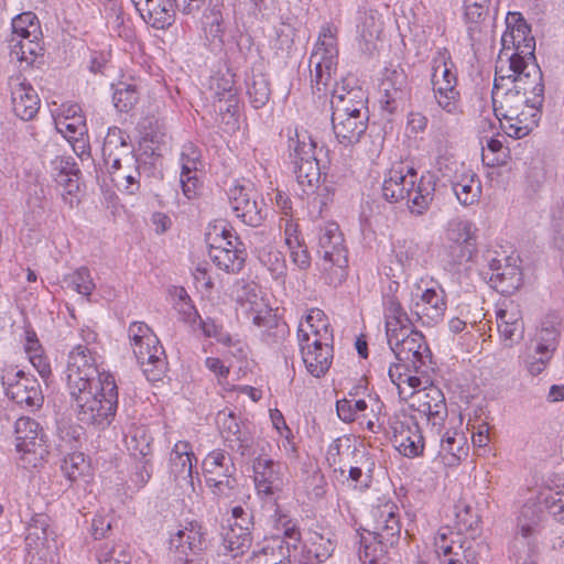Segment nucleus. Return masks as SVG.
<instances>
[{"instance_id": "nucleus-52", "label": "nucleus", "mask_w": 564, "mask_h": 564, "mask_svg": "<svg viewBox=\"0 0 564 564\" xmlns=\"http://www.w3.org/2000/svg\"><path fill=\"white\" fill-rule=\"evenodd\" d=\"M259 261L268 269L274 279H280L286 270L285 259L281 251L273 246H265L259 251Z\"/></svg>"}, {"instance_id": "nucleus-7", "label": "nucleus", "mask_w": 564, "mask_h": 564, "mask_svg": "<svg viewBox=\"0 0 564 564\" xmlns=\"http://www.w3.org/2000/svg\"><path fill=\"white\" fill-rule=\"evenodd\" d=\"M372 517V531L373 539L378 545L364 544L359 549V557L364 562L368 561L375 564L378 560L377 552H384V547L392 546L399 539L401 532V524L399 519V508L392 501H386L378 505L371 510Z\"/></svg>"}, {"instance_id": "nucleus-24", "label": "nucleus", "mask_w": 564, "mask_h": 564, "mask_svg": "<svg viewBox=\"0 0 564 564\" xmlns=\"http://www.w3.org/2000/svg\"><path fill=\"white\" fill-rule=\"evenodd\" d=\"M205 546V534L197 522H191L188 527L178 530L170 539L171 551L178 561L184 563L188 562L191 554L199 553Z\"/></svg>"}, {"instance_id": "nucleus-14", "label": "nucleus", "mask_w": 564, "mask_h": 564, "mask_svg": "<svg viewBox=\"0 0 564 564\" xmlns=\"http://www.w3.org/2000/svg\"><path fill=\"white\" fill-rule=\"evenodd\" d=\"M14 434L20 459L25 465L35 467L47 453L43 429L35 420L22 416L15 421Z\"/></svg>"}, {"instance_id": "nucleus-40", "label": "nucleus", "mask_w": 564, "mask_h": 564, "mask_svg": "<svg viewBox=\"0 0 564 564\" xmlns=\"http://www.w3.org/2000/svg\"><path fill=\"white\" fill-rule=\"evenodd\" d=\"M557 333L554 328H543L541 330V340L535 348V355L528 361V370L531 375H540L552 357L555 349Z\"/></svg>"}, {"instance_id": "nucleus-25", "label": "nucleus", "mask_w": 564, "mask_h": 564, "mask_svg": "<svg viewBox=\"0 0 564 564\" xmlns=\"http://www.w3.org/2000/svg\"><path fill=\"white\" fill-rule=\"evenodd\" d=\"M413 406L434 425H442L447 417V406L443 392L435 386L417 390Z\"/></svg>"}, {"instance_id": "nucleus-58", "label": "nucleus", "mask_w": 564, "mask_h": 564, "mask_svg": "<svg viewBox=\"0 0 564 564\" xmlns=\"http://www.w3.org/2000/svg\"><path fill=\"white\" fill-rule=\"evenodd\" d=\"M540 521L541 516L536 506L531 503L524 505L518 519V528L522 536L528 538L534 534Z\"/></svg>"}, {"instance_id": "nucleus-35", "label": "nucleus", "mask_w": 564, "mask_h": 564, "mask_svg": "<svg viewBox=\"0 0 564 564\" xmlns=\"http://www.w3.org/2000/svg\"><path fill=\"white\" fill-rule=\"evenodd\" d=\"M209 91L214 102H218V110L234 112L237 108V90L235 88L234 75L216 74L209 79Z\"/></svg>"}, {"instance_id": "nucleus-48", "label": "nucleus", "mask_w": 564, "mask_h": 564, "mask_svg": "<svg viewBox=\"0 0 564 564\" xmlns=\"http://www.w3.org/2000/svg\"><path fill=\"white\" fill-rule=\"evenodd\" d=\"M217 473H236L231 457L224 449H214L203 460L204 477H212Z\"/></svg>"}, {"instance_id": "nucleus-63", "label": "nucleus", "mask_w": 564, "mask_h": 564, "mask_svg": "<svg viewBox=\"0 0 564 564\" xmlns=\"http://www.w3.org/2000/svg\"><path fill=\"white\" fill-rule=\"evenodd\" d=\"M177 297L178 299L175 303V308L182 316V319L188 324H195L200 318V316L198 315V312L193 305L192 300L183 288L180 289Z\"/></svg>"}, {"instance_id": "nucleus-51", "label": "nucleus", "mask_w": 564, "mask_h": 564, "mask_svg": "<svg viewBox=\"0 0 564 564\" xmlns=\"http://www.w3.org/2000/svg\"><path fill=\"white\" fill-rule=\"evenodd\" d=\"M10 50L11 56L30 65L40 55L42 46L40 39L26 37L10 42Z\"/></svg>"}, {"instance_id": "nucleus-54", "label": "nucleus", "mask_w": 564, "mask_h": 564, "mask_svg": "<svg viewBox=\"0 0 564 564\" xmlns=\"http://www.w3.org/2000/svg\"><path fill=\"white\" fill-rule=\"evenodd\" d=\"M247 94L253 108L263 107L270 98L269 82L263 75H253L247 80Z\"/></svg>"}, {"instance_id": "nucleus-5", "label": "nucleus", "mask_w": 564, "mask_h": 564, "mask_svg": "<svg viewBox=\"0 0 564 564\" xmlns=\"http://www.w3.org/2000/svg\"><path fill=\"white\" fill-rule=\"evenodd\" d=\"M133 354L150 381L160 380L166 369V356L155 333L143 322H133L128 329Z\"/></svg>"}, {"instance_id": "nucleus-18", "label": "nucleus", "mask_w": 564, "mask_h": 564, "mask_svg": "<svg viewBox=\"0 0 564 564\" xmlns=\"http://www.w3.org/2000/svg\"><path fill=\"white\" fill-rule=\"evenodd\" d=\"M513 74L510 75L511 85L529 96L532 105L542 107L544 101L543 74L535 57L522 62H512Z\"/></svg>"}, {"instance_id": "nucleus-41", "label": "nucleus", "mask_w": 564, "mask_h": 564, "mask_svg": "<svg viewBox=\"0 0 564 564\" xmlns=\"http://www.w3.org/2000/svg\"><path fill=\"white\" fill-rule=\"evenodd\" d=\"M489 282L494 289L502 294H510L518 290L522 283V274L516 260L512 258L496 273H491Z\"/></svg>"}, {"instance_id": "nucleus-31", "label": "nucleus", "mask_w": 564, "mask_h": 564, "mask_svg": "<svg viewBox=\"0 0 564 564\" xmlns=\"http://www.w3.org/2000/svg\"><path fill=\"white\" fill-rule=\"evenodd\" d=\"M541 116V107L532 105L527 107L524 111L511 115L512 118H498L500 127L508 137L513 139H522L531 133L538 126Z\"/></svg>"}, {"instance_id": "nucleus-6", "label": "nucleus", "mask_w": 564, "mask_h": 564, "mask_svg": "<svg viewBox=\"0 0 564 564\" xmlns=\"http://www.w3.org/2000/svg\"><path fill=\"white\" fill-rule=\"evenodd\" d=\"M337 32L333 24H324L311 54V84L316 91H326L332 85L338 61Z\"/></svg>"}, {"instance_id": "nucleus-9", "label": "nucleus", "mask_w": 564, "mask_h": 564, "mask_svg": "<svg viewBox=\"0 0 564 564\" xmlns=\"http://www.w3.org/2000/svg\"><path fill=\"white\" fill-rule=\"evenodd\" d=\"M431 83L438 106L451 115L460 112L456 68L447 48L438 50L432 59Z\"/></svg>"}, {"instance_id": "nucleus-39", "label": "nucleus", "mask_w": 564, "mask_h": 564, "mask_svg": "<svg viewBox=\"0 0 564 564\" xmlns=\"http://www.w3.org/2000/svg\"><path fill=\"white\" fill-rule=\"evenodd\" d=\"M209 257L217 268L227 273H238L245 265L247 252L243 247L209 249Z\"/></svg>"}, {"instance_id": "nucleus-17", "label": "nucleus", "mask_w": 564, "mask_h": 564, "mask_svg": "<svg viewBox=\"0 0 564 564\" xmlns=\"http://www.w3.org/2000/svg\"><path fill=\"white\" fill-rule=\"evenodd\" d=\"M529 34L530 28L522 19H519L512 28L507 20V30L501 36L502 47L496 62H499L501 57L509 59V63L534 58L535 41Z\"/></svg>"}, {"instance_id": "nucleus-22", "label": "nucleus", "mask_w": 564, "mask_h": 564, "mask_svg": "<svg viewBox=\"0 0 564 564\" xmlns=\"http://www.w3.org/2000/svg\"><path fill=\"white\" fill-rule=\"evenodd\" d=\"M216 423L228 447L241 456L251 454L253 438L248 431L241 430L239 420L232 411H219Z\"/></svg>"}, {"instance_id": "nucleus-43", "label": "nucleus", "mask_w": 564, "mask_h": 564, "mask_svg": "<svg viewBox=\"0 0 564 564\" xmlns=\"http://www.w3.org/2000/svg\"><path fill=\"white\" fill-rule=\"evenodd\" d=\"M445 239L446 242H463L477 246L478 228L469 219L454 218L447 224Z\"/></svg>"}, {"instance_id": "nucleus-64", "label": "nucleus", "mask_w": 564, "mask_h": 564, "mask_svg": "<svg viewBox=\"0 0 564 564\" xmlns=\"http://www.w3.org/2000/svg\"><path fill=\"white\" fill-rule=\"evenodd\" d=\"M541 505L552 514L558 522L564 524V492L549 491L542 495Z\"/></svg>"}, {"instance_id": "nucleus-29", "label": "nucleus", "mask_w": 564, "mask_h": 564, "mask_svg": "<svg viewBox=\"0 0 564 564\" xmlns=\"http://www.w3.org/2000/svg\"><path fill=\"white\" fill-rule=\"evenodd\" d=\"M128 135L118 127L108 129L102 144V158L105 165L108 167L120 166V163L134 159L132 145L127 141Z\"/></svg>"}, {"instance_id": "nucleus-4", "label": "nucleus", "mask_w": 564, "mask_h": 564, "mask_svg": "<svg viewBox=\"0 0 564 564\" xmlns=\"http://www.w3.org/2000/svg\"><path fill=\"white\" fill-rule=\"evenodd\" d=\"M90 339H96V334L88 333L86 345H77L68 354L66 367V386L68 393L83 391L86 388H96L111 373L100 369V356L91 347Z\"/></svg>"}, {"instance_id": "nucleus-8", "label": "nucleus", "mask_w": 564, "mask_h": 564, "mask_svg": "<svg viewBox=\"0 0 564 564\" xmlns=\"http://www.w3.org/2000/svg\"><path fill=\"white\" fill-rule=\"evenodd\" d=\"M318 252L323 257V271L329 285L340 284L347 276V249L339 226L327 223L318 234Z\"/></svg>"}, {"instance_id": "nucleus-28", "label": "nucleus", "mask_w": 564, "mask_h": 564, "mask_svg": "<svg viewBox=\"0 0 564 564\" xmlns=\"http://www.w3.org/2000/svg\"><path fill=\"white\" fill-rule=\"evenodd\" d=\"M11 101L14 113L22 120H31L40 109V98L34 88L19 77L11 78Z\"/></svg>"}, {"instance_id": "nucleus-11", "label": "nucleus", "mask_w": 564, "mask_h": 564, "mask_svg": "<svg viewBox=\"0 0 564 564\" xmlns=\"http://www.w3.org/2000/svg\"><path fill=\"white\" fill-rule=\"evenodd\" d=\"M512 67V62L509 63L505 57L496 62L492 104L497 118H512L511 115L516 116V112L524 111L527 107L532 106L530 97L511 85L510 75L514 72Z\"/></svg>"}, {"instance_id": "nucleus-37", "label": "nucleus", "mask_w": 564, "mask_h": 564, "mask_svg": "<svg viewBox=\"0 0 564 564\" xmlns=\"http://www.w3.org/2000/svg\"><path fill=\"white\" fill-rule=\"evenodd\" d=\"M53 534L54 532L50 530V518L46 514L33 516L26 528V550L39 554L48 547V540Z\"/></svg>"}, {"instance_id": "nucleus-42", "label": "nucleus", "mask_w": 564, "mask_h": 564, "mask_svg": "<svg viewBox=\"0 0 564 564\" xmlns=\"http://www.w3.org/2000/svg\"><path fill=\"white\" fill-rule=\"evenodd\" d=\"M152 436L143 425L131 426L126 434V447L132 458L152 457Z\"/></svg>"}, {"instance_id": "nucleus-20", "label": "nucleus", "mask_w": 564, "mask_h": 564, "mask_svg": "<svg viewBox=\"0 0 564 564\" xmlns=\"http://www.w3.org/2000/svg\"><path fill=\"white\" fill-rule=\"evenodd\" d=\"M446 308V294L441 286L423 290L411 305L412 313L424 326H435L442 322Z\"/></svg>"}, {"instance_id": "nucleus-62", "label": "nucleus", "mask_w": 564, "mask_h": 564, "mask_svg": "<svg viewBox=\"0 0 564 564\" xmlns=\"http://www.w3.org/2000/svg\"><path fill=\"white\" fill-rule=\"evenodd\" d=\"M200 151L193 143L188 142L183 145L181 152V173H194L198 171L200 162Z\"/></svg>"}, {"instance_id": "nucleus-45", "label": "nucleus", "mask_w": 564, "mask_h": 564, "mask_svg": "<svg viewBox=\"0 0 564 564\" xmlns=\"http://www.w3.org/2000/svg\"><path fill=\"white\" fill-rule=\"evenodd\" d=\"M42 31L37 17L33 12H23L12 19V36L10 42L20 39H41Z\"/></svg>"}, {"instance_id": "nucleus-23", "label": "nucleus", "mask_w": 564, "mask_h": 564, "mask_svg": "<svg viewBox=\"0 0 564 564\" xmlns=\"http://www.w3.org/2000/svg\"><path fill=\"white\" fill-rule=\"evenodd\" d=\"M332 115L347 116V115H361V111L367 109L366 93L358 86L349 87L348 84L343 82L336 84L332 90Z\"/></svg>"}, {"instance_id": "nucleus-38", "label": "nucleus", "mask_w": 564, "mask_h": 564, "mask_svg": "<svg viewBox=\"0 0 564 564\" xmlns=\"http://www.w3.org/2000/svg\"><path fill=\"white\" fill-rule=\"evenodd\" d=\"M173 4L174 0H149L139 13L153 28L163 29L172 23L177 11Z\"/></svg>"}, {"instance_id": "nucleus-21", "label": "nucleus", "mask_w": 564, "mask_h": 564, "mask_svg": "<svg viewBox=\"0 0 564 564\" xmlns=\"http://www.w3.org/2000/svg\"><path fill=\"white\" fill-rule=\"evenodd\" d=\"M235 215L248 226L258 227L265 218L263 202L256 199V193L246 186L235 185L228 193Z\"/></svg>"}, {"instance_id": "nucleus-3", "label": "nucleus", "mask_w": 564, "mask_h": 564, "mask_svg": "<svg viewBox=\"0 0 564 564\" xmlns=\"http://www.w3.org/2000/svg\"><path fill=\"white\" fill-rule=\"evenodd\" d=\"M78 421L105 429L112 422L118 405V388L113 376H107L96 388L69 392Z\"/></svg>"}, {"instance_id": "nucleus-34", "label": "nucleus", "mask_w": 564, "mask_h": 564, "mask_svg": "<svg viewBox=\"0 0 564 564\" xmlns=\"http://www.w3.org/2000/svg\"><path fill=\"white\" fill-rule=\"evenodd\" d=\"M406 76L403 70L387 69L380 84L382 107L392 113L405 97Z\"/></svg>"}, {"instance_id": "nucleus-26", "label": "nucleus", "mask_w": 564, "mask_h": 564, "mask_svg": "<svg viewBox=\"0 0 564 564\" xmlns=\"http://www.w3.org/2000/svg\"><path fill=\"white\" fill-rule=\"evenodd\" d=\"M368 111H361V115H332V127L337 141L345 145L358 143L368 128Z\"/></svg>"}, {"instance_id": "nucleus-60", "label": "nucleus", "mask_w": 564, "mask_h": 564, "mask_svg": "<svg viewBox=\"0 0 564 564\" xmlns=\"http://www.w3.org/2000/svg\"><path fill=\"white\" fill-rule=\"evenodd\" d=\"M250 564H289L288 556L283 553L282 545L264 546L258 552H253Z\"/></svg>"}, {"instance_id": "nucleus-46", "label": "nucleus", "mask_w": 564, "mask_h": 564, "mask_svg": "<svg viewBox=\"0 0 564 564\" xmlns=\"http://www.w3.org/2000/svg\"><path fill=\"white\" fill-rule=\"evenodd\" d=\"M440 454L448 465L457 464L467 455L465 437L462 434L446 432L441 440Z\"/></svg>"}, {"instance_id": "nucleus-27", "label": "nucleus", "mask_w": 564, "mask_h": 564, "mask_svg": "<svg viewBox=\"0 0 564 564\" xmlns=\"http://www.w3.org/2000/svg\"><path fill=\"white\" fill-rule=\"evenodd\" d=\"M496 318L498 332L507 346L522 339L524 325L518 304L512 301L503 303L497 311Z\"/></svg>"}, {"instance_id": "nucleus-32", "label": "nucleus", "mask_w": 564, "mask_h": 564, "mask_svg": "<svg viewBox=\"0 0 564 564\" xmlns=\"http://www.w3.org/2000/svg\"><path fill=\"white\" fill-rule=\"evenodd\" d=\"M256 290V285L245 286L243 294L238 297V303L253 325L265 327L272 319V310Z\"/></svg>"}, {"instance_id": "nucleus-33", "label": "nucleus", "mask_w": 564, "mask_h": 564, "mask_svg": "<svg viewBox=\"0 0 564 564\" xmlns=\"http://www.w3.org/2000/svg\"><path fill=\"white\" fill-rule=\"evenodd\" d=\"M452 188L456 198L463 206L478 203L481 195V183L477 174L468 167L462 166L455 172Z\"/></svg>"}, {"instance_id": "nucleus-50", "label": "nucleus", "mask_w": 564, "mask_h": 564, "mask_svg": "<svg viewBox=\"0 0 564 564\" xmlns=\"http://www.w3.org/2000/svg\"><path fill=\"white\" fill-rule=\"evenodd\" d=\"M444 260L452 267L462 265L474 260L477 246L463 242H447L443 250Z\"/></svg>"}, {"instance_id": "nucleus-44", "label": "nucleus", "mask_w": 564, "mask_h": 564, "mask_svg": "<svg viewBox=\"0 0 564 564\" xmlns=\"http://www.w3.org/2000/svg\"><path fill=\"white\" fill-rule=\"evenodd\" d=\"M382 26L383 23L377 11L359 12L357 32L359 40L365 43L366 50H370V45L379 37Z\"/></svg>"}, {"instance_id": "nucleus-2", "label": "nucleus", "mask_w": 564, "mask_h": 564, "mask_svg": "<svg viewBox=\"0 0 564 564\" xmlns=\"http://www.w3.org/2000/svg\"><path fill=\"white\" fill-rule=\"evenodd\" d=\"M435 177L432 174L417 178L414 169L406 171L402 166L389 170L382 184V196L390 203L406 199L411 214H424L435 195Z\"/></svg>"}, {"instance_id": "nucleus-49", "label": "nucleus", "mask_w": 564, "mask_h": 564, "mask_svg": "<svg viewBox=\"0 0 564 564\" xmlns=\"http://www.w3.org/2000/svg\"><path fill=\"white\" fill-rule=\"evenodd\" d=\"M98 564H130L131 553L124 543H105L97 552Z\"/></svg>"}, {"instance_id": "nucleus-19", "label": "nucleus", "mask_w": 564, "mask_h": 564, "mask_svg": "<svg viewBox=\"0 0 564 564\" xmlns=\"http://www.w3.org/2000/svg\"><path fill=\"white\" fill-rule=\"evenodd\" d=\"M253 480L258 496L267 503L276 501L275 495L283 488L282 464L258 456L253 464Z\"/></svg>"}, {"instance_id": "nucleus-57", "label": "nucleus", "mask_w": 564, "mask_h": 564, "mask_svg": "<svg viewBox=\"0 0 564 564\" xmlns=\"http://www.w3.org/2000/svg\"><path fill=\"white\" fill-rule=\"evenodd\" d=\"M113 105L120 112L130 111L139 100L135 86L120 83L113 93Z\"/></svg>"}, {"instance_id": "nucleus-61", "label": "nucleus", "mask_w": 564, "mask_h": 564, "mask_svg": "<svg viewBox=\"0 0 564 564\" xmlns=\"http://www.w3.org/2000/svg\"><path fill=\"white\" fill-rule=\"evenodd\" d=\"M367 406L365 400L343 399L336 402L337 414L344 422L355 421L357 413L365 411Z\"/></svg>"}, {"instance_id": "nucleus-56", "label": "nucleus", "mask_w": 564, "mask_h": 564, "mask_svg": "<svg viewBox=\"0 0 564 564\" xmlns=\"http://www.w3.org/2000/svg\"><path fill=\"white\" fill-rule=\"evenodd\" d=\"M152 457L133 458L129 481L134 489L143 488L152 477Z\"/></svg>"}, {"instance_id": "nucleus-13", "label": "nucleus", "mask_w": 564, "mask_h": 564, "mask_svg": "<svg viewBox=\"0 0 564 564\" xmlns=\"http://www.w3.org/2000/svg\"><path fill=\"white\" fill-rule=\"evenodd\" d=\"M387 340L398 361L412 367L415 373L424 372L422 368L431 359V352L421 332L409 328L387 337Z\"/></svg>"}, {"instance_id": "nucleus-10", "label": "nucleus", "mask_w": 564, "mask_h": 564, "mask_svg": "<svg viewBox=\"0 0 564 564\" xmlns=\"http://www.w3.org/2000/svg\"><path fill=\"white\" fill-rule=\"evenodd\" d=\"M315 149L316 143L306 131H295V137L289 139L290 158L296 181L305 194L313 193L321 178V169L315 156Z\"/></svg>"}, {"instance_id": "nucleus-15", "label": "nucleus", "mask_w": 564, "mask_h": 564, "mask_svg": "<svg viewBox=\"0 0 564 564\" xmlns=\"http://www.w3.org/2000/svg\"><path fill=\"white\" fill-rule=\"evenodd\" d=\"M392 442L397 451L405 457H417L424 451V437L415 416L399 412L389 419Z\"/></svg>"}, {"instance_id": "nucleus-47", "label": "nucleus", "mask_w": 564, "mask_h": 564, "mask_svg": "<svg viewBox=\"0 0 564 564\" xmlns=\"http://www.w3.org/2000/svg\"><path fill=\"white\" fill-rule=\"evenodd\" d=\"M56 130L69 142L80 141L87 133V127L84 116H56Z\"/></svg>"}, {"instance_id": "nucleus-55", "label": "nucleus", "mask_w": 564, "mask_h": 564, "mask_svg": "<svg viewBox=\"0 0 564 564\" xmlns=\"http://www.w3.org/2000/svg\"><path fill=\"white\" fill-rule=\"evenodd\" d=\"M66 288L78 294L89 296L95 289V283L87 268L82 267L64 278Z\"/></svg>"}, {"instance_id": "nucleus-16", "label": "nucleus", "mask_w": 564, "mask_h": 564, "mask_svg": "<svg viewBox=\"0 0 564 564\" xmlns=\"http://www.w3.org/2000/svg\"><path fill=\"white\" fill-rule=\"evenodd\" d=\"M6 394L22 408L34 411L44 402L41 386L33 376L22 370H8L1 378Z\"/></svg>"}, {"instance_id": "nucleus-12", "label": "nucleus", "mask_w": 564, "mask_h": 564, "mask_svg": "<svg viewBox=\"0 0 564 564\" xmlns=\"http://www.w3.org/2000/svg\"><path fill=\"white\" fill-rule=\"evenodd\" d=\"M480 544L449 527L441 528L434 536V550L442 564H478Z\"/></svg>"}, {"instance_id": "nucleus-53", "label": "nucleus", "mask_w": 564, "mask_h": 564, "mask_svg": "<svg viewBox=\"0 0 564 564\" xmlns=\"http://www.w3.org/2000/svg\"><path fill=\"white\" fill-rule=\"evenodd\" d=\"M206 241L209 246V249H214L216 247L224 248H240L243 247L242 242L236 237L231 229L227 228L225 225H214L213 229H210L206 234Z\"/></svg>"}, {"instance_id": "nucleus-59", "label": "nucleus", "mask_w": 564, "mask_h": 564, "mask_svg": "<svg viewBox=\"0 0 564 564\" xmlns=\"http://www.w3.org/2000/svg\"><path fill=\"white\" fill-rule=\"evenodd\" d=\"M61 468L69 481H76L87 470L88 465L82 453H72L64 458Z\"/></svg>"}, {"instance_id": "nucleus-36", "label": "nucleus", "mask_w": 564, "mask_h": 564, "mask_svg": "<svg viewBox=\"0 0 564 564\" xmlns=\"http://www.w3.org/2000/svg\"><path fill=\"white\" fill-rule=\"evenodd\" d=\"M383 313L387 337L411 328V319L397 295L383 296Z\"/></svg>"}, {"instance_id": "nucleus-30", "label": "nucleus", "mask_w": 564, "mask_h": 564, "mask_svg": "<svg viewBox=\"0 0 564 564\" xmlns=\"http://www.w3.org/2000/svg\"><path fill=\"white\" fill-rule=\"evenodd\" d=\"M193 462H197L192 445L186 441L175 443L170 454V476L174 481L193 487Z\"/></svg>"}, {"instance_id": "nucleus-1", "label": "nucleus", "mask_w": 564, "mask_h": 564, "mask_svg": "<svg viewBox=\"0 0 564 564\" xmlns=\"http://www.w3.org/2000/svg\"><path fill=\"white\" fill-rule=\"evenodd\" d=\"M297 339L306 370L315 378L325 376L333 362V346L329 325L322 310H311L305 322L300 323Z\"/></svg>"}]
</instances>
